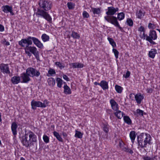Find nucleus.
Returning a JSON list of instances; mask_svg holds the SVG:
<instances>
[{
	"label": "nucleus",
	"instance_id": "f704fd0d",
	"mask_svg": "<svg viewBox=\"0 0 160 160\" xmlns=\"http://www.w3.org/2000/svg\"><path fill=\"white\" fill-rule=\"evenodd\" d=\"M115 89L117 92L121 93L122 92L123 88L118 85H116L115 86Z\"/></svg>",
	"mask_w": 160,
	"mask_h": 160
},
{
	"label": "nucleus",
	"instance_id": "603ef678",
	"mask_svg": "<svg viewBox=\"0 0 160 160\" xmlns=\"http://www.w3.org/2000/svg\"><path fill=\"white\" fill-rule=\"evenodd\" d=\"M148 28L149 29H154L155 28V26L154 24L150 23L148 24Z\"/></svg>",
	"mask_w": 160,
	"mask_h": 160
},
{
	"label": "nucleus",
	"instance_id": "bb28decb",
	"mask_svg": "<svg viewBox=\"0 0 160 160\" xmlns=\"http://www.w3.org/2000/svg\"><path fill=\"white\" fill-rule=\"evenodd\" d=\"M71 36L74 39H79L80 38V35L77 32L73 31L72 32Z\"/></svg>",
	"mask_w": 160,
	"mask_h": 160
},
{
	"label": "nucleus",
	"instance_id": "f03ea898",
	"mask_svg": "<svg viewBox=\"0 0 160 160\" xmlns=\"http://www.w3.org/2000/svg\"><path fill=\"white\" fill-rule=\"evenodd\" d=\"M38 48L41 49L43 48V45L42 43L39 41L38 39L34 37L28 36L27 38L22 39L18 42V44L22 47L25 48H27L28 47H32L29 46L32 44V42Z\"/></svg>",
	"mask_w": 160,
	"mask_h": 160
},
{
	"label": "nucleus",
	"instance_id": "37998d69",
	"mask_svg": "<svg viewBox=\"0 0 160 160\" xmlns=\"http://www.w3.org/2000/svg\"><path fill=\"white\" fill-rule=\"evenodd\" d=\"M103 129L106 133H108L109 131L108 126L107 124H104L103 127Z\"/></svg>",
	"mask_w": 160,
	"mask_h": 160
},
{
	"label": "nucleus",
	"instance_id": "58836bf2",
	"mask_svg": "<svg viewBox=\"0 0 160 160\" xmlns=\"http://www.w3.org/2000/svg\"><path fill=\"white\" fill-rule=\"evenodd\" d=\"M33 77H38L40 75V73L39 71L38 70H36L35 68L34 69V71H33Z\"/></svg>",
	"mask_w": 160,
	"mask_h": 160
},
{
	"label": "nucleus",
	"instance_id": "1a4fd4ad",
	"mask_svg": "<svg viewBox=\"0 0 160 160\" xmlns=\"http://www.w3.org/2000/svg\"><path fill=\"white\" fill-rule=\"evenodd\" d=\"M0 69L3 73L9 74L10 73L9 68L8 64L4 63L0 64Z\"/></svg>",
	"mask_w": 160,
	"mask_h": 160
},
{
	"label": "nucleus",
	"instance_id": "79ce46f5",
	"mask_svg": "<svg viewBox=\"0 0 160 160\" xmlns=\"http://www.w3.org/2000/svg\"><path fill=\"white\" fill-rule=\"evenodd\" d=\"M43 139L44 141L46 143H48L49 142V137L46 135H44L43 137Z\"/></svg>",
	"mask_w": 160,
	"mask_h": 160
},
{
	"label": "nucleus",
	"instance_id": "7c9ffc66",
	"mask_svg": "<svg viewBox=\"0 0 160 160\" xmlns=\"http://www.w3.org/2000/svg\"><path fill=\"white\" fill-rule=\"evenodd\" d=\"M41 38L42 40L44 42L48 41L49 39V36L46 34H42L41 37Z\"/></svg>",
	"mask_w": 160,
	"mask_h": 160
},
{
	"label": "nucleus",
	"instance_id": "9b49d317",
	"mask_svg": "<svg viewBox=\"0 0 160 160\" xmlns=\"http://www.w3.org/2000/svg\"><path fill=\"white\" fill-rule=\"evenodd\" d=\"M21 78L22 81V82L23 83H27L31 80L30 76L27 74V72L23 73L21 75Z\"/></svg>",
	"mask_w": 160,
	"mask_h": 160
},
{
	"label": "nucleus",
	"instance_id": "0eeeda50",
	"mask_svg": "<svg viewBox=\"0 0 160 160\" xmlns=\"http://www.w3.org/2000/svg\"><path fill=\"white\" fill-rule=\"evenodd\" d=\"M105 19L108 22L114 25L115 26L118 27L120 30L122 31V28L120 25L117 20V18L114 16H106L104 17Z\"/></svg>",
	"mask_w": 160,
	"mask_h": 160
},
{
	"label": "nucleus",
	"instance_id": "e433bc0d",
	"mask_svg": "<svg viewBox=\"0 0 160 160\" xmlns=\"http://www.w3.org/2000/svg\"><path fill=\"white\" fill-rule=\"evenodd\" d=\"M108 39L113 48H115L116 46V44L113 40L110 38H108Z\"/></svg>",
	"mask_w": 160,
	"mask_h": 160
},
{
	"label": "nucleus",
	"instance_id": "864d4df0",
	"mask_svg": "<svg viewBox=\"0 0 160 160\" xmlns=\"http://www.w3.org/2000/svg\"><path fill=\"white\" fill-rule=\"evenodd\" d=\"M153 89L151 88H147L146 91L148 93H151L152 92Z\"/></svg>",
	"mask_w": 160,
	"mask_h": 160
},
{
	"label": "nucleus",
	"instance_id": "ddd939ff",
	"mask_svg": "<svg viewBox=\"0 0 160 160\" xmlns=\"http://www.w3.org/2000/svg\"><path fill=\"white\" fill-rule=\"evenodd\" d=\"M135 98L137 103L140 104L144 98L143 96L139 93L135 95Z\"/></svg>",
	"mask_w": 160,
	"mask_h": 160
},
{
	"label": "nucleus",
	"instance_id": "c03bdc74",
	"mask_svg": "<svg viewBox=\"0 0 160 160\" xmlns=\"http://www.w3.org/2000/svg\"><path fill=\"white\" fill-rule=\"evenodd\" d=\"M112 52L114 53V54L116 58L117 59L118 57V55L119 53L118 51L116 49L113 48L112 49Z\"/></svg>",
	"mask_w": 160,
	"mask_h": 160
},
{
	"label": "nucleus",
	"instance_id": "052dcab7",
	"mask_svg": "<svg viewBox=\"0 0 160 160\" xmlns=\"http://www.w3.org/2000/svg\"><path fill=\"white\" fill-rule=\"evenodd\" d=\"M133 95H134V94L133 93H131L130 94L129 97L131 99L132 98H133Z\"/></svg>",
	"mask_w": 160,
	"mask_h": 160
},
{
	"label": "nucleus",
	"instance_id": "473e14b6",
	"mask_svg": "<svg viewBox=\"0 0 160 160\" xmlns=\"http://www.w3.org/2000/svg\"><path fill=\"white\" fill-rule=\"evenodd\" d=\"M119 146L121 149L123 151H124V149H125L127 146L122 141H121L119 142Z\"/></svg>",
	"mask_w": 160,
	"mask_h": 160
},
{
	"label": "nucleus",
	"instance_id": "c756f323",
	"mask_svg": "<svg viewBox=\"0 0 160 160\" xmlns=\"http://www.w3.org/2000/svg\"><path fill=\"white\" fill-rule=\"evenodd\" d=\"M135 132L134 131H132L130 133V137L131 139L132 142L133 143L136 138Z\"/></svg>",
	"mask_w": 160,
	"mask_h": 160
},
{
	"label": "nucleus",
	"instance_id": "e2e57ef3",
	"mask_svg": "<svg viewBox=\"0 0 160 160\" xmlns=\"http://www.w3.org/2000/svg\"><path fill=\"white\" fill-rule=\"evenodd\" d=\"M67 37V38H68L69 39H70L71 38V36L69 35L68 34V35Z\"/></svg>",
	"mask_w": 160,
	"mask_h": 160
},
{
	"label": "nucleus",
	"instance_id": "680f3d73",
	"mask_svg": "<svg viewBox=\"0 0 160 160\" xmlns=\"http://www.w3.org/2000/svg\"><path fill=\"white\" fill-rule=\"evenodd\" d=\"M94 85H100V83H98V82H95L94 83Z\"/></svg>",
	"mask_w": 160,
	"mask_h": 160
},
{
	"label": "nucleus",
	"instance_id": "7ed1b4c3",
	"mask_svg": "<svg viewBox=\"0 0 160 160\" xmlns=\"http://www.w3.org/2000/svg\"><path fill=\"white\" fill-rule=\"evenodd\" d=\"M37 141V137L34 132L31 130L25 132L24 135L22 137V142L26 148L33 146Z\"/></svg>",
	"mask_w": 160,
	"mask_h": 160
},
{
	"label": "nucleus",
	"instance_id": "9d476101",
	"mask_svg": "<svg viewBox=\"0 0 160 160\" xmlns=\"http://www.w3.org/2000/svg\"><path fill=\"white\" fill-rule=\"evenodd\" d=\"M2 11L5 13H8L9 12L12 15L14 14V13L12 12V7L6 5L3 6L2 7Z\"/></svg>",
	"mask_w": 160,
	"mask_h": 160
},
{
	"label": "nucleus",
	"instance_id": "5701e85b",
	"mask_svg": "<svg viewBox=\"0 0 160 160\" xmlns=\"http://www.w3.org/2000/svg\"><path fill=\"white\" fill-rule=\"evenodd\" d=\"M157 53V50L156 49H152L149 52L148 54L150 57L153 58Z\"/></svg>",
	"mask_w": 160,
	"mask_h": 160
},
{
	"label": "nucleus",
	"instance_id": "a211bd4d",
	"mask_svg": "<svg viewBox=\"0 0 160 160\" xmlns=\"http://www.w3.org/2000/svg\"><path fill=\"white\" fill-rule=\"evenodd\" d=\"M138 31L141 32L140 34V37L144 39V38H145V35H146L145 34V30L144 27L142 26H141L138 28Z\"/></svg>",
	"mask_w": 160,
	"mask_h": 160
},
{
	"label": "nucleus",
	"instance_id": "69168bd1",
	"mask_svg": "<svg viewBox=\"0 0 160 160\" xmlns=\"http://www.w3.org/2000/svg\"><path fill=\"white\" fill-rule=\"evenodd\" d=\"M1 144V140H0V144Z\"/></svg>",
	"mask_w": 160,
	"mask_h": 160
},
{
	"label": "nucleus",
	"instance_id": "f8f14e48",
	"mask_svg": "<svg viewBox=\"0 0 160 160\" xmlns=\"http://www.w3.org/2000/svg\"><path fill=\"white\" fill-rule=\"evenodd\" d=\"M42 102L40 101H36L34 100H32L31 102V105L32 109L34 110L36 109V107H42Z\"/></svg>",
	"mask_w": 160,
	"mask_h": 160
},
{
	"label": "nucleus",
	"instance_id": "393cba45",
	"mask_svg": "<svg viewBox=\"0 0 160 160\" xmlns=\"http://www.w3.org/2000/svg\"><path fill=\"white\" fill-rule=\"evenodd\" d=\"M53 133L54 136L56 138L58 141L61 142H63L62 138L58 132L56 131H54Z\"/></svg>",
	"mask_w": 160,
	"mask_h": 160
},
{
	"label": "nucleus",
	"instance_id": "dca6fc26",
	"mask_svg": "<svg viewBox=\"0 0 160 160\" xmlns=\"http://www.w3.org/2000/svg\"><path fill=\"white\" fill-rule=\"evenodd\" d=\"M145 14V11L143 9L137 10L136 12V17L140 19L143 18Z\"/></svg>",
	"mask_w": 160,
	"mask_h": 160
},
{
	"label": "nucleus",
	"instance_id": "2f4dec72",
	"mask_svg": "<svg viewBox=\"0 0 160 160\" xmlns=\"http://www.w3.org/2000/svg\"><path fill=\"white\" fill-rule=\"evenodd\" d=\"M55 74L56 72L55 70L50 68L48 71V73L47 74V76L48 77H50L53 76V75H55Z\"/></svg>",
	"mask_w": 160,
	"mask_h": 160
},
{
	"label": "nucleus",
	"instance_id": "4468645a",
	"mask_svg": "<svg viewBox=\"0 0 160 160\" xmlns=\"http://www.w3.org/2000/svg\"><path fill=\"white\" fill-rule=\"evenodd\" d=\"M18 127V126L16 122H13L12 123L11 127V130L14 137H16V136L17 134V128Z\"/></svg>",
	"mask_w": 160,
	"mask_h": 160
},
{
	"label": "nucleus",
	"instance_id": "a19ab883",
	"mask_svg": "<svg viewBox=\"0 0 160 160\" xmlns=\"http://www.w3.org/2000/svg\"><path fill=\"white\" fill-rule=\"evenodd\" d=\"M124 151L126 152L130 153L131 154H132L133 153L132 150L130 148H128V146H127L126 148H125V149H124Z\"/></svg>",
	"mask_w": 160,
	"mask_h": 160
},
{
	"label": "nucleus",
	"instance_id": "f257e3e1",
	"mask_svg": "<svg viewBox=\"0 0 160 160\" xmlns=\"http://www.w3.org/2000/svg\"><path fill=\"white\" fill-rule=\"evenodd\" d=\"M40 7L42 8L38 9L37 14L42 17L49 22H52V18L46 12L50 10L52 8V2L50 1L40 0L38 2Z\"/></svg>",
	"mask_w": 160,
	"mask_h": 160
},
{
	"label": "nucleus",
	"instance_id": "412c9836",
	"mask_svg": "<svg viewBox=\"0 0 160 160\" xmlns=\"http://www.w3.org/2000/svg\"><path fill=\"white\" fill-rule=\"evenodd\" d=\"M34 68H28L26 70V72H27L29 76H30V77H33V71H34Z\"/></svg>",
	"mask_w": 160,
	"mask_h": 160
},
{
	"label": "nucleus",
	"instance_id": "5fc2aeb1",
	"mask_svg": "<svg viewBox=\"0 0 160 160\" xmlns=\"http://www.w3.org/2000/svg\"><path fill=\"white\" fill-rule=\"evenodd\" d=\"M130 74V72L129 71H127L125 75H124V77L127 78L129 77Z\"/></svg>",
	"mask_w": 160,
	"mask_h": 160
},
{
	"label": "nucleus",
	"instance_id": "423d86ee",
	"mask_svg": "<svg viewBox=\"0 0 160 160\" xmlns=\"http://www.w3.org/2000/svg\"><path fill=\"white\" fill-rule=\"evenodd\" d=\"M158 36L156 31L154 30H151L150 31L149 36L146 34L144 39H145L152 45H155L156 43L153 40H156Z\"/></svg>",
	"mask_w": 160,
	"mask_h": 160
},
{
	"label": "nucleus",
	"instance_id": "6e6552de",
	"mask_svg": "<svg viewBox=\"0 0 160 160\" xmlns=\"http://www.w3.org/2000/svg\"><path fill=\"white\" fill-rule=\"evenodd\" d=\"M118 10V8H115L113 7H108V11L106 12V14L107 16H113L117 12Z\"/></svg>",
	"mask_w": 160,
	"mask_h": 160
},
{
	"label": "nucleus",
	"instance_id": "39448f33",
	"mask_svg": "<svg viewBox=\"0 0 160 160\" xmlns=\"http://www.w3.org/2000/svg\"><path fill=\"white\" fill-rule=\"evenodd\" d=\"M25 53L28 56L31 57L32 55L31 53H32L34 55L37 60H40L39 53L36 47L33 46L25 48Z\"/></svg>",
	"mask_w": 160,
	"mask_h": 160
},
{
	"label": "nucleus",
	"instance_id": "3c124183",
	"mask_svg": "<svg viewBox=\"0 0 160 160\" xmlns=\"http://www.w3.org/2000/svg\"><path fill=\"white\" fill-rule=\"evenodd\" d=\"M137 113L139 115L142 116L143 114V111L140 109H137L136 110Z\"/></svg>",
	"mask_w": 160,
	"mask_h": 160
},
{
	"label": "nucleus",
	"instance_id": "bf43d9fd",
	"mask_svg": "<svg viewBox=\"0 0 160 160\" xmlns=\"http://www.w3.org/2000/svg\"><path fill=\"white\" fill-rule=\"evenodd\" d=\"M62 135L63 137L64 138H66L67 137V134L65 132H62Z\"/></svg>",
	"mask_w": 160,
	"mask_h": 160
},
{
	"label": "nucleus",
	"instance_id": "c9c22d12",
	"mask_svg": "<svg viewBox=\"0 0 160 160\" xmlns=\"http://www.w3.org/2000/svg\"><path fill=\"white\" fill-rule=\"evenodd\" d=\"M56 81L57 83V86L59 88H61L62 83V80L60 78H57Z\"/></svg>",
	"mask_w": 160,
	"mask_h": 160
},
{
	"label": "nucleus",
	"instance_id": "20e7f679",
	"mask_svg": "<svg viewBox=\"0 0 160 160\" xmlns=\"http://www.w3.org/2000/svg\"><path fill=\"white\" fill-rule=\"evenodd\" d=\"M151 137L149 134L141 133L138 137V147L144 148L147 147V144L151 145Z\"/></svg>",
	"mask_w": 160,
	"mask_h": 160
},
{
	"label": "nucleus",
	"instance_id": "ea45409f",
	"mask_svg": "<svg viewBox=\"0 0 160 160\" xmlns=\"http://www.w3.org/2000/svg\"><path fill=\"white\" fill-rule=\"evenodd\" d=\"M67 6L69 9L72 10L74 8V4L72 2H68L67 3Z\"/></svg>",
	"mask_w": 160,
	"mask_h": 160
},
{
	"label": "nucleus",
	"instance_id": "b1692460",
	"mask_svg": "<svg viewBox=\"0 0 160 160\" xmlns=\"http://www.w3.org/2000/svg\"><path fill=\"white\" fill-rule=\"evenodd\" d=\"M64 92L66 94H70L72 93V92L70 88L67 85L64 86Z\"/></svg>",
	"mask_w": 160,
	"mask_h": 160
},
{
	"label": "nucleus",
	"instance_id": "6ab92c4d",
	"mask_svg": "<svg viewBox=\"0 0 160 160\" xmlns=\"http://www.w3.org/2000/svg\"><path fill=\"white\" fill-rule=\"evenodd\" d=\"M100 86L104 90L107 89L108 88V83L105 81H102L100 83Z\"/></svg>",
	"mask_w": 160,
	"mask_h": 160
},
{
	"label": "nucleus",
	"instance_id": "4be33fe9",
	"mask_svg": "<svg viewBox=\"0 0 160 160\" xmlns=\"http://www.w3.org/2000/svg\"><path fill=\"white\" fill-rule=\"evenodd\" d=\"M12 82L13 84H17L20 82V78L19 77L14 76L11 79Z\"/></svg>",
	"mask_w": 160,
	"mask_h": 160
},
{
	"label": "nucleus",
	"instance_id": "f3484780",
	"mask_svg": "<svg viewBox=\"0 0 160 160\" xmlns=\"http://www.w3.org/2000/svg\"><path fill=\"white\" fill-rule=\"evenodd\" d=\"M71 68H82L84 67V64L79 62L72 63L69 64Z\"/></svg>",
	"mask_w": 160,
	"mask_h": 160
},
{
	"label": "nucleus",
	"instance_id": "09e8293b",
	"mask_svg": "<svg viewBox=\"0 0 160 160\" xmlns=\"http://www.w3.org/2000/svg\"><path fill=\"white\" fill-rule=\"evenodd\" d=\"M49 103L48 101L47 100H45L43 101V102H42V108H44L46 107L48 105V103Z\"/></svg>",
	"mask_w": 160,
	"mask_h": 160
},
{
	"label": "nucleus",
	"instance_id": "aec40b11",
	"mask_svg": "<svg viewBox=\"0 0 160 160\" xmlns=\"http://www.w3.org/2000/svg\"><path fill=\"white\" fill-rule=\"evenodd\" d=\"M114 114L119 119H121L123 117L124 114L123 112L118 110L116 111Z\"/></svg>",
	"mask_w": 160,
	"mask_h": 160
},
{
	"label": "nucleus",
	"instance_id": "72a5a7b5",
	"mask_svg": "<svg viewBox=\"0 0 160 160\" xmlns=\"http://www.w3.org/2000/svg\"><path fill=\"white\" fill-rule=\"evenodd\" d=\"M83 134L80 131H78L77 130L75 131V137L76 138H81Z\"/></svg>",
	"mask_w": 160,
	"mask_h": 160
},
{
	"label": "nucleus",
	"instance_id": "de8ad7c7",
	"mask_svg": "<svg viewBox=\"0 0 160 160\" xmlns=\"http://www.w3.org/2000/svg\"><path fill=\"white\" fill-rule=\"evenodd\" d=\"M155 158V157H150L147 156L143 157L142 158L144 160H154Z\"/></svg>",
	"mask_w": 160,
	"mask_h": 160
},
{
	"label": "nucleus",
	"instance_id": "338daca9",
	"mask_svg": "<svg viewBox=\"0 0 160 160\" xmlns=\"http://www.w3.org/2000/svg\"><path fill=\"white\" fill-rule=\"evenodd\" d=\"M70 1H72V0H69Z\"/></svg>",
	"mask_w": 160,
	"mask_h": 160
},
{
	"label": "nucleus",
	"instance_id": "0e129e2a",
	"mask_svg": "<svg viewBox=\"0 0 160 160\" xmlns=\"http://www.w3.org/2000/svg\"><path fill=\"white\" fill-rule=\"evenodd\" d=\"M20 160H25L24 158L23 157H22L21 158Z\"/></svg>",
	"mask_w": 160,
	"mask_h": 160
},
{
	"label": "nucleus",
	"instance_id": "c85d7f7f",
	"mask_svg": "<svg viewBox=\"0 0 160 160\" xmlns=\"http://www.w3.org/2000/svg\"><path fill=\"white\" fill-rule=\"evenodd\" d=\"M48 84L50 86H53L55 84V81L52 78H49L48 80Z\"/></svg>",
	"mask_w": 160,
	"mask_h": 160
},
{
	"label": "nucleus",
	"instance_id": "a18cd8bd",
	"mask_svg": "<svg viewBox=\"0 0 160 160\" xmlns=\"http://www.w3.org/2000/svg\"><path fill=\"white\" fill-rule=\"evenodd\" d=\"M128 24L130 26H132L133 25V22L131 18H128L127 20Z\"/></svg>",
	"mask_w": 160,
	"mask_h": 160
},
{
	"label": "nucleus",
	"instance_id": "6e6d98bb",
	"mask_svg": "<svg viewBox=\"0 0 160 160\" xmlns=\"http://www.w3.org/2000/svg\"><path fill=\"white\" fill-rule=\"evenodd\" d=\"M3 43L5 45H7V46H8L10 45L9 42L8 41H6V40L5 39L3 40Z\"/></svg>",
	"mask_w": 160,
	"mask_h": 160
},
{
	"label": "nucleus",
	"instance_id": "2eb2a0df",
	"mask_svg": "<svg viewBox=\"0 0 160 160\" xmlns=\"http://www.w3.org/2000/svg\"><path fill=\"white\" fill-rule=\"evenodd\" d=\"M110 103L111 104V108L113 110L116 111L118 110V105L113 99H111L110 101Z\"/></svg>",
	"mask_w": 160,
	"mask_h": 160
},
{
	"label": "nucleus",
	"instance_id": "49530a36",
	"mask_svg": "<svg viewBox=\"0 0 160 160\" xmlns=\"http://www.w3.org/2000/svg\"><path fill=\"white\" fill-rule=\"evenodd\" d=\"M55 65L59 67L60 69L63 68H64V66L62 65L60 62H57L55 63Z\"/></svg>",
	"mask_w": 160,
	"mask_h": 160
},
{
	"label": "nucleus",
	"instance_id": "4d7b16f0",
	"mask_svg": "<svg viewBox=\"0 0 160 160\" xmlns=\"http://www.w3.org/2000/svg\"><path fill=\"white\" fill-rule=\"evenodd\" d=\"M63 78L65 80H66L67 81H69V79L68 77L66 75H63L62 76Z\"/></svg>",
	"mask_w": 160,
	"mask_h": 160
},
{
	"label": "nucleus",
	"instance_id": "8fccbe9b",
	"mask_svg": "<svg viewBox=\"0 0 160 160\" xmlns=\"http://www.w3.org/2000/svg\"><path fill=\"white\" fill-rule=\"evenodd\" d=\"M82 16L83 18H88L89 17V15L86 11H84L82 12Z\"/></svg>",
	"mask_w": 160,
	"mask_h": 160
},
{
	"label": "nucleus",
	"instance_id": "4c0bfd02",
	"mask_svg": "<svg viewBox=\"0 0 160 160\" xmlns=\"http://www.w3.org/2000/svg\"><path fill=\"white\" fill-rule=\"evenodd\" d=\"M125 17V14L123 12H121L118 14L117 18L120 21L123 19Z\"/></svg>",
	"mask_w": 160,
	"mask_h": 160
},
{
	"label": "nucleus",
	"instance_id": "cd10ccee",
	"mask_svg": "<svg viewBox=\"0 0 160 160\" xmlns=\"http://www.w3.org/2000/svg\"><path fill=\"white\" fill-rule=\"evenodd\" d=\"M123 119L124 122L129 125H130L132 123V121L130 118L127 116H123Z\"/></svg>",
	"mask_w": 160,
	"mask_h": 160
},
{
	"label": "nucleus",
	"instance_id": "a878e982",
	"mask_svg": "<svg viewBox=\"0 0 160 160\" xmlns=\"http://www.w3.org/2000/svg\"><path fill=\"white\" fill-rule=\"evenodd\" d=\"M91 8L92 12L94 14H99L101 12V9L100 8H92V7H91Z\"/></svg>",
	"mask_w": 160,
	"mask_h": 160
},
{
	"label": "nucleus",
	"instance_id": "13d9d810",
	"mask_svg": "<svg viewBox=\"0 0 160 160\" xmlns=\"http://www.w3.org/2000/svg\"><path fill=\"white\" fill-rule=\"evenodd\" d=\"M4 30V26L1 25V24H0V32H3Z\"/></svg>",
	"mask_w": 160,
	"mask_h": 160
}]
</instances>
